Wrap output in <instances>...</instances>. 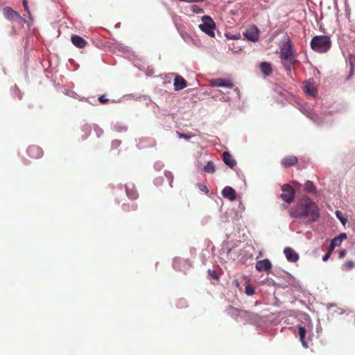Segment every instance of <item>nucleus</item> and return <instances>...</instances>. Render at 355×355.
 Wrapping results in <instances>:
<instances>
[{"label":"nucleus","instance_id":"35","mask_svg":"<svg viewBox=\"0 0 355 355\" xmlns=\"http://www.w3.org/2000/svg\"><path fill=\"white\" fill-rule=\"evenodd\" d=\"M208 272L209 273V275L214 279H216L217 278V275H216V272L214 271V270H208Z\"/></svg>","mask_w":355,"mask_h":355},{"label":"nucleus","instance_id":"24","mask_svg":"<svg viewBox=\"0 0 355 355\" xmlns=\"http://www.w3.org/2000/svg\"><path fill=\"white\" fill-rule=\"evenodd\" d=\"M214 85L217 87H231V85H227L226 81L223 79H216L214 81Z\"/></svg>","mask_w":355,"mask_h":355},{"label":"nucleus","instance_id":"25","mask_svg":"<svg viewBox=\"0 0 355 355\" xmlns=\"http://www.w3.org/2000/svg\"><path fill=\"white\" fill-rule=\"evenodd\" d=\"M126 193H127L128 198L131 200H135L138 196V194L135 191L129 190L128 188H126Z\"/></svg>","mask_w":355,"mask_h":355},{"label":"nucleus","instance_id":"21","mask_svg":"<svg viewBox=\"0 0 355 355\" xmlns=\"http://www.w3.org/2000/svg\"><path fill=\"white\" fill-rule=\"evenodd\" d=\"M204 171L208 173H214L216 171L215 165L212 161H209L204 166Z\"/></svg>","mask_w":355,"mask_h":355},{"label":"nucleus","instance_id":"13","mask_svg":"<svg viewBox=\"0 0 355 355\" xmlns=\"http://www.w3.org/2000/svg\"><path fill=\"white\" fill-rule=\"evenodd\" d=\"M284 253L288 261L295 262L299 259V255L291 248L287 247L284 250Z\"/></svg>","mask_w":355,"mask_h":355},{"label":"nucleus","instance_id":"23","mask_svg":"<svg viewBox=\"0 0 355 355\" xmlns=\"http://www.w3.org/2000/svg\"><path fill=\"white\" fill-rule=\"evenodd\" d=\"M348 62L350 65V73H352L355 68V55L349 54L348 55Z\"/></svg>","mask_w":355,"mask_h":355},{"label":"nucleus","instance_id":"17","mask_svg":"<svg viewBox=\"0 0 355 355\" xmlns=\"http://www.w3.org/2000/svg\"><path fill=\"white\" fill-rule=\"evenodd\" d=\"M303 90L311 96H315L317 94L314 84L310 82H304L303 83Z\"/></svg>","mask_w":355,"mask_h":355},{"label":"nucleus","instance_id":"7","mask_svg":"<svg viewBox=\"0 0 355 355\" xmlns=\"http://www.w3.org/2000/svg\"><path fill=\"white\" fill-rule=\"evenodd\" d=\"M294 52L295 51L293 44L290 39L288 37L287 40L284 41L280 46V58L294 55Z\"/></svg>","mask_w":355,"mask_h":355},{"label":"nucleus","instance_id":"37","mask_svg":"<svg viewBox=\"0 0 355 355\" xmlns=\"http://www.w3.org/2000/svg\"><path fill=\"white\" fill-rule=\"evenodd\" d=\"M330 255H331V254H329V253L327 252V253L323 256V257H322V260H323L324 261H327L329 259V258Z\"/></svg>","mask_w":355,"mask_h":355},{"label":"nucleus","instance_id":"1","mask_svg":"<svg viewBox=\"0 0 355 355\" xmlns=\"http://www.w3.org/2000/svg\"><path fill=\"white\" fill-rule=\"evenodd\" d=\"M293 218H307L309 223L316 221L320 217L319 208L309 197L301 198L289 211Z\"/></svg>","mask_w":355,"mask_h":355},{"label":"nucleus","instance_id":"4","mask_svg":"<svg viewBox=\"0 0 355 355\" xmlns=\"http://www.w3.org/2000/svg\"><path fill=\"white\" fill-rule=\"evenodd\" d=\"M282 191L280 198L285 202L291 204L295 198V189L290 184H284L282 187Z\"/></svg>","mask_w":355,"mask_h":355},{"label":"nucleus","instance_id":"11","mask_svg":"<svg viewBox=\"0 0 355 355\" xmlns=\"http://www.w3.org/2000/svg\"><path fill=\"white\" fill-rule=\"evenodd\" d=\"M173 85L175 90L179 91L187 87V82L183 77L178 75L174 79Z\"/></svg>","mask_w":355,"mask_h":355},{"label":"nucleus","instance_id":"16","mask_svg":"<svg viewBox=\"0 0 355 355\" xmlns=\"http://www.w3.org/2000/svg\"><path fill=\"white\" fill-rule=\"evenodd\" d=\"M223 159L225 164L231 168H233L236 165V162L229 152L225 151L223 153Z\"/></svg>","mask_w":355,"mask_h":355},{"label":"nucleus","instance_id":"31","mask_svg":"<svg viewBox=\"0 0 355 355\" xmlns=\"http://www.w3.org/2000/svg\"><path fill=\"white\" fill-rule=\"evenodd\" d=\"M342 241H340V239H338L337 237H335L332 241H331V243L333 244V245H334L335 247L336 246H340V244H341Z\"/></svg>","mask_w":355,"mask_h":355},{"label":"nucleus","instance_id":"18","mask_svg":"<svg viewBox=\"0 0 355 355\" xmlns=\"http://www.w3.org/2000/svg\"><path fill=\"white\" fill-rule=\"evenodd\" d=\"M260 69L265 76H270L272 71L271 64L266 62L260 64Z\"/></svg>","mask_w":355,"mask_h":355},{"label":"nucleus","instance_id":"5","mask_svg":"<svg viewBox=\"0 0 355 355\" xmlns=\"http://www.w3.org/2000/svg\"><path fill=\"white\" fill-rule=\"evenodd\" d=\"M3 14L5 17L12 21H18L20 24L25 22V19L15 10L12 9L10 7H6L3 9Z\"/></svg>","mask_w":355,"mask_h":355},{"label":"nucleus","instance_id":"34","mask_svg":"<svg viewBox=\"0 0 355 355\" xmlns=\"http://www.w3.org/2000/svg\"><path fill=\"white\" fill-rule=\"evenodd\" d=\"M23 6L24 7V9L25 10L28 12V13H30V10H29V8L28 7V3H27V1L26 0H23Z\"/></svg>","mask_w":355,"mask_h":355},{"label":"nucleus","instance_id":"9","mask_svg":"<svg viewBox=\"0 0 355 355\" xmlns=\"http://www.w3.org/2000/svg\"><path fill=\"white\" fill-rule=\"evenodd\" d=\"M28 155L33 159L40 158L43 155L42 148L37 146H30L27 148Z\"/></svg>","mask_w":355,"mask_h":355},{"label":"nucleus","instance_id":"10","mask_svg":"<svg viewBox=\"0 0 355 355\" xmlns=\"http://www.w3.org/2000/svg\"><path fill=\"white\" fill-rule=\"evenodd\" d=\"M255 268L259 272L269 271L272 268V263L269 259L258 261L256 263Z\"/></svg>","mask_w":355,"mask_h":355},{"label":"nucleus","instance_id":"36","mask_svg":"<svg viewBox=\"0 0 355 355\" xmlns=\"http://www.w3.org/2000/svg\"><path fill=\"white\" fill-rule=\"evenodd\" d=\"M337 238L340 239L341 241H343L344 239H347V235L345 233H342L338 236H337Z\"/></svg>","mask_w":355,"mask_h":355},{"label":"nucleus","instance_id":"40","mask_svg":"<svg viewBox=\"0 0 355 355\" xmlns=\"http://www.w3.org/2000/svg\"><path fill=\"white\" fill-rule=\"evenodd\" d=\"M263 1H264L265 2H267V3L270 1V0H263Z\"/></svg>","mask_w":355,"mask_h":355},{"label":"nucleus","instance_id":"27","mask_svg":"<svg viewBox=\"0 0 355 355\" xmlns=\"http://www.w3.org/2000/svg\"><path fill=\"white\" fill-rule=\"evenodd\" d=\"M254 288L251 285H247L245 286V293L246 295L251 296L254 294Z\"/></svg>","mask_w":355,"mask_h":355},{"label":"nucleus","instance_id":"32","mask_svg":"<svg viewBox=\"0 0 355 355\" xmlns=\"http://www.w3.org/2000/svg\"><path fill=\"white\" fill-rule=\"evenodd\" d=\"M198 187H199V189H200L202 191H203V192H205V193H209V189H208V188H207V187L206 185H204V184H198Z\"/></svg>","mask_w":355,"mask_h":355},{"label":"nucleus","instance_id":"33","mask_svg":"<svg viewBox=\"0 0 355 355\" xmlns=\"http://www.w3.org/2000/svg\"><path fill=\"white\" fill-rule=\"evenodd\" d=\"M178 136L180 138H184L185 139H189L191 137L190 135H186V134H183V133H180V132H178Z\"/></svg>","mask_w":355,"mask_h":355},{"label":"nucleus","instance_id":"15","mask_svg":"<svg viewBox=\"0 0 355 355\" xmlns=\"http://www.w3.org/2000/svg\"><path fill=\"white\" fill-rule=\"evenodd\" d=\"M297 161L298 159L297 157L294 155H289L283 158L281 161V164L285 168H288L295 165L297 162Z\"/></svg>","mask_w":355,"mask_h":355},{"label":"nucleus","instance_id":"6","mask_svg":"<svg viewBox=\"0 0 355 355\" xmlns=\"http://www.w3.org/2000/svg\"><path fill=\"white\" fill-rule=\"evenodd\" d=\"M281 61L284 69L288 72L291 73L292 67L298 62L295 55H287L284 57H281Z\"/></svg>","mask_w":355,"mask_h":355},{"label":"nucleus","instance_id":"2","mask_svg":"<svg viewBox=\"0 0 355 355\" xmlns=\"http://www.w3.org/2000/svg\"><path fill=\"white\" fill-rule=\"evenodd\" d=\"M331 46L330 38L327 35L315 36L311 41V49L318 53H322L328 51Z\"/></svg>","mask_w":355,"mask_h":355},{"label":"nucleus","instance_id":"30","mask_svg":"<svg viewBox=\"0 0 355 355\" xmlns=\"http://www.w3.org/2000/svg\"><path fill=\"white\" fill-rule=\"evenodd\" d=\"M98 101L102 104L107 103L110 100L105 97V95H101L98 97Z\"/></svg>","mask_w":355,"mask_h":355},{"label":"nucleus","instance_id":"22","mask_svg":"<svg viewBox=\"0 0 355 355\" xmlns=\"http://www.w3.org/2000/svg\"><path fill=\"white\" fill-rule=\"evenodd\" d=\"M137 205L135 203H132V205L130 204H123L122 205V209L125 211H130L131 210H136L137 209Z\"/></svg>","mask_w":355,"mask_h":355},{"label":"nucleus","instance_id":"12","mask_svg":"<svg viewBox=\"0 0 355 355\" xmlns=\"http://www.w3.org/2000/svg\"><path fill=\"white\" fill-rule=\"evenodd\" d=\"M222 195L225 198H227L231 201L236 199V193L235 190L229 186L225 187L222 191Z\"/></svg>","mask_w":355,"mask_h":355},{"label":"nucleus","instance_id":"29","mask_svg":"<svg viewBox=\"0 0 355 355\" xmlns=\"http://www.w3.org/2000/svg\"><path fill=\"white\" fill-rule=\"evenodd\" d=\"M191 9L194 12H196V13H203V12H204L202 8H200L199 6H198L197 5H193L191 6Z\"/></svg>","mask_w":355,"mask_h":355},{"label":"nucleus","instance_id":"38","mask_svg":"<svg viewBox=\"0 0 355 355\" xmlns=\"http://www.w3.org/2000/svg\"><path fill=\"white\" fill-rule=\"evenodd\" d=\"M335 248V246L333 245V244L331 243L330 245H329V250H328V252L329 254H331V252H333V250H334Z\"/></svg>","mask_w":355,"mask_h":355},{"label":"nucleus","instance_id":"39","mask_svg":"<svg viewBox=\"0 0 355 355\" xmlns=\"http://www.w3.org/2000/svg\"><path fill=\"white\" fill-rule=\"evenodd\" d=\"M346 253H347L346 250H343V251H341V252H340L339 257H340V258L344 257L346 255Z\"/></svg>","mask_w":355,"mask_h":355},{"label":"nucleus","instance_id":"14","mask_svg":"<svg viewBox=\"0 0 355 355\" xmlns=\"http://www.w3.org/2000/svg\"><path fill=\"white\" fill-rule=\"evenodd\" d=\"M71 41L75 46L80 49L84 48L87 44V42L85 40L77 35H71Z\"/></svg>","mask_w":355,"mask_h":355},{"label":"nucleus","instance_id":"3","mask_svg":"<svg viewBox=\"0 0 355 355\" xmlns=\"http://www.w3.org/2000/svg\"><path fill=\"white\" fill-rule=\"evenodd\" d=\"M202 23L199 25L200 30L207 33L210 37H214L215 34L214 30L216 28V24L211 17L208 15H205L202 18Z\"/></svg>","mask_w":355,"mask_h":355},{"label":"nucleus","instance_id":"8","mask_svg":"<svg viewBox=\"0 0 355 355\" xmlns=\"http://www.w3.org/2000/svg\"><path fill=\"white\" fill-rule=\"evenodd\" d=\"M243 35L248 40L257 42L259 40V30L256 26H252L243 33Z\"/></svg>","mask_w":355,"mask_h":355},{"label":"nucleus","instance_id":"26","mask_svg":"<svg viewBox=\"0 0 355 355\" xmlns=\"http://www.w3.org/2000/svg\"><path fill=\"white\" fill-rule=\"evenodd\" d=\"M336 216L340 220V221L343 225L346 224L347 219L343 216V214L340 211H336Z\"/></svg>","mask_w":355,"mask_h":355},{"label":"nucleus","instance_id":"19","mask_svg":"<svg viewBox=\"0 0 355 355\" xmlns=\"http://www.w3.org/2000/svg\"><path fill=\"white\" fill-rule=\"evenodd\" d=\"M304 191L309 193L315 194L317 189L312 181L307 180L304 184Z\"/></svg>","mask_w":355,"mask_h":355},{"label":"nucleus","instance_id":"20","mask_svg":"<svg viewBox=\"0 0 355 355\" xmlns=\"http://www.w3.org/2000/svg\"><path fill=\"white\" fill-rule=\"evenodd\" d=\"M298 330H299L300 340L302 343V346L304 348H308L309 347L308 343L304 340L305 335H306L305 328L304 327H300L298 328Z\"/></svg>","mask_w":355,"mask_h":355},{"label":"nucleus","instance_id":"28","mask_svg":"<svg viewBox=\"0 0 355 355\" xmlns=\"http://www.w3.org/2000/svg\"><path fill=\"white\" fill-rule=\"evenodd\" d=\"M354 267V263L352 261H347L344 265L343 268L345 270H349Z\"/></svg>","mask_w":355,"mask_h":355}]
</instances>
